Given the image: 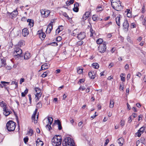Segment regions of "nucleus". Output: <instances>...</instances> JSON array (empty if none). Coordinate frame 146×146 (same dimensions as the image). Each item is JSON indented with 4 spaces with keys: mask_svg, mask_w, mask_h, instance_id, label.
<instances>
[{
    "mask_svg": "<svg viewBox=\"0 0 146 146\" xmlns=\"http://www.w3.org/2000/svg\"><path fill=\"white\" fill-rule=\"evenodd\" d=\"M24 81H25V79L24 78H21L20 80V84H21L23 82H24Z\"/></svg>",
    "mask_w": 146,
    "mask_h": 146,
    "instance_id": "5fc2aeb1",
    "label": "nucleus"
},
{
    "mask_svg": "<svg viewBox=\"0 0 146 146\" xmlns=\"http://www.w3.org/2000/svg\"><path fill=\"white\" fill-rule=\"evenodd\" d=\"M120 18L119 16H117L116 18V23L118 26H119L120 25Z\"/></svg>",
    "mask_w": 146,
    "mask_h": 146,
    "instance_id": "c756f323",
    "label": "nucleus"
},
{
    "mask_svg": "<svg viewBox=\"0 0 146 146\" xmlns=\"http://www.w3.org/2000/svg\"><path fill=\"white\" fill-rule=\"evenodd\" d=\"M40 13L42 17H46L50 15V12L48 10L45 11L44 9H42L40 10Z\"/></svg>",
    "mask_w": 146,
    "mask_h": 146,
    "instance_id": "1a4fd4ad",
    "label": "nucleus"
},
{
    "mask_svg": "<svg viewBox=\"0 0 146 146\" xmlns=\"http://www.w3.org/2000/svg\"><path fill=\"white\" fill-rule=\"evenodd\" d=\"M83 42L82 40H80L77 42V44L79 45H81L83 44Z\"/></svg>",
    "mask_w": 146,
    "mask_h": 146,
    "instance_id": "09e8293b",
    "label": "nucleus"
},
{
    "mask_svg": "<svg viewBox=\"0 0 146 146\" xmlns=\"http://www.w3.org/2000/svg\"><path fill=\"white\" fill-rule=\"evenodd\" d=\"M132 119L131 116H130L128 118V122L129 123H130L132 121Z\"/></svg>",
    "mask_w": 146,
    "mask_h": 146,
    "instance_id": "bf43d9fd",
    "label": "nucleus"
},
{
    "mask_svg": "<svg viewBox=\"0 0 146 146\" xmlns=\"http://www.w3.org/2000/svg\"><path fill=\"white\" fill-rule=\"evenodd\" d=\"M39 36L40 38L42 40H44L46 36V35L44 33L42 32L40 33H39Z\"/></svg>",
    "mask_w": 146,
    "mask_h": 146,
    "instance_id": "412c9836",
    "label": "nucleus"
},
{
    "mask_svg": "<svg viewBox=\"0 0 146 146\" xmlns=\"http://www.w3.org/2000/svg\"><path fill=\"white\" fill-rule=\"evenodd\" d=\"M138 121H139L140 120H141L142 118V115H139L138 116Z\"/></svg>",
    "mask_w": 146,
    "mask_h": 146,
    "instance_id": "0e129e2a",
    "label": "nucleus"
},
{
    "mask_svg": "<svg viewBox=\"0 0 146 146\" xmlns=\"http://www.w3.org/2000/svg\"><path fill=\"white\" fill-rule=\"evenodd\" d=\"M120 125H121V127H122L124 125V122L123 121H121L120 123Z\"/></svg>",
    "mask_w": 146,
    "mask_h": 146,
    "instance_id": "774afa93",
    "label": "nucleus"
},
{
    "mask_svg": "<svg viewBox=\"0 0 146 146\" xmlns=\"http://www.w3.org/2000/svg\"><path fill=\"white\" fill-rule=\"evenodd\" d=\"M33 133V130L32 129H30L29 131H28L27 134L30 136H31Z\"/></svg>",
    "mask_w": 146,
    "mask_h": 146,
    "instance_id": "79ce46f5",
    "label": "nucleus"
},
{
    "mask_svg": "<svg viewBox=\"0 0 146 146\" xmlns=\"http://www.w3.org/2000/svg\"><path fill=\"white\" fill-rule=\"evenodd\" d=\"M18 14V12L17 10L14 11L11 13H9V15L12 19L15 18Z\"/></svg>",
    "mask_w": 146,
    "mask_h": 146,
    "instance_id": "4468645a",
    "label": "nucleus"
},
{
    "mask_svg": "<svg viewBox=\"0 0 146 146\" xmlns=\"http://www.w3.org/2000/svg\"><path fill=\"white\" fill-rule=\"evenodd\" d=\"M135 25L134 23H131L130 25V27L131 28H133L135 27Z\"/></svg>",
    "mask_w": 146,
    "mask_h": 146,
    "instance_id": "6e6d98bb",
    "label": "nucleus"
},
{
    "mask_svg": "<svg viewBox=\"0 0 146 146\" xmlns=\"http://www.w3.org/2000/svg\"><path fill=\"white\" fill-rule=\"evenodd\" d=\"M90 36L91 37L95 36L96 35L95 31L91 27L90 30Z\"/></svg>",
    "mask_w": 146,
    "mask_h": 146,
    "instance_id": "c85d7f7f",
    "label": "nucleus"
},
{
    "mask_svg": "<svg viewBox=\"0 0 146 146\" xmlns=\"http://www.w3.org/2000/svg\"><path fill=\"white\" fill-rule=\"evenodd\" d=\"M121 2L119 0H117V2H113L111 6L113 9L118 11H121L123 7L121 4Z\"/></svg>",
    "mask_w": 146,
    "mask_h": 146,
    "instance_id": "423d86ee",
    "label": "nucleus"
},
{
    "mask_svg": "<svg viewBox=\"0 0 146 146\" xmlns=\"http://www.w3.org/2000/svg\"><path fill=\"white\" fill-rule=\"evenodd\" d=\"M137 116V115L136 113H133L131 116V117H133V118H135Z\"/></svg>",
    "mask_w": 146,
    "mask_h": 146,
    "instance_id": "864d4df0",
    "label": "nucleus"
},
{
    "mask_svg": "<svg viewBox=\"0 0 146 146\" xmlns=\"http://www.w3.org/2000/svg\"><path fill=\"white\" fill-rule=\"evenodd\" d=\"M142 23L143 25L146 26V17H145L142 21Z\"/></svg>",
    "mask_w": 146,
    "mask_h": 146,
    "instance_id": "37998d69",
    "label": "nucleus"
},
{
    "mask_svg": "<svg viewBox=\"0 0 146 146\" xmlns=\"http://www.w3.org/2000/svg\"><path fill=\"white\" fill-rule=\"evenodd\" d=\"M103 10L102 7L101 6H98L96 9L97 11L98 12L102 11Z\"/></svg>",
    "mask_w": 146,
    "mask_h": 146,
    "instance_id": "4c0bfd02",
    "label": "nucleus"
},
{
    "mask_svg": "<svg viewBox=\"0 0 146 146\" xmlns=\"http://www.w3.org/2000/svg\"><path fill=\"white\" fill-rule=\"evenodd\" d=\"M92 19L94 21H96L97 20V16L95 15H93L92 16Z\"/></svg>",
    "mask_w": 146,
    "mask_h": 146,
    "instance_id": "49530a36",
    "label": "nucleus"
},
{
    "mask_svg": "<svg viewBox=\"0 0 146 146\" xmlns=\"http://www.w3.org/2000/svg\"><path fill=\"white\" fill-rule=\"evenodd\" d=\"M88 74L90 78L93 79L94 78L95 76V73L94 71L89 72Z\"/></svg>",
    "mask_w": 146,
    "mask_h": 146,
    "instance_id": "5701e85b",
    "label": "nucleus"
},
{
    "mask_svg": "<svg viewBox=\"0 0 146 146\" xmlns=\"http://www.w3.org/2000/svg\"><path fill=\"white\" fill-rule=\"evenodd\" d=\"M28 92V90L26 89L25 91L24 92H23L21 93L22 96L24 97L25 96L26 94H27Z\"/></svg>",
    "mask_w": 146,
    "mask_h": 146,
    "instance_id": "e433bc0d",
    "label": "nucleus"
},
{
    "mask_svg": "<svg viewBox=\"0 0 146 146\" xmlns=\"http://www.w3.org/2000/svg\"><path fill=\"white\" fill-rule=\"evenodd\" d=\"M25 44V42L24 40H21L19 42V45H20V46H23Z\"/></svg>",
    "mask_w": 146,
    "mask_h": 146,
    "instance_id": "ea45409f",
    "label": "nucleus"
},
{
    "mask_svg": "<svg viewBox=\"0 0 146 146\" xmlns=\"http://www.w3.org/2000/svg\"><path fill=\"white\" fill-rule=\"evenodd\" d=\"M109 142V139H107L106 141V142L105 143V144L104 145L105 146L107 145L108 143Z\"/></svg>",
    "mask_w": 146,
    "mask_h": 146,
    "instance_id": "338daca9",
    "label": "nucleus"
},
{
    "mask_svg": "<svg viewBox=\"0 0 146 146\" xmlns=\"http://www.w3.org/2000/svg\"><path fill=\"white\" fill-rule=\"evenodd\" d=\"M43 145V143L39 139H38L36 141V146H42Z\"/></svg>",
    "mask_w": 146,
    "mask_h": 146,
    "instance_id": "4be33fe9",
    "label": "nucleus"
},
{
    "mask_svg": "<svg viewBox=\"0 0 146 146\" xmlns=\"http://www.w3.org/2000/svg\"><path fill=\"white\" fill-rule=\"evenodd\" d=\"M0 106L3 108V110L4 108H5V109L6 108V104L5 103H4L3 101H2L0 103Z\"/></svg>",
    "mask_w": 146,
    "mask_h": 146,
    "instance_id": "2f4dec72",
    "label": "nucleus"
},
{
    "mask_svg": "<svg viewBox=\"0 0 146 146\" xmlns=\"http://www.w3.org/2000/svg\"><path fill=\"white\" fill-rule=\"evenodd\" d=\"M57 125L58 128H62L61 123L59 119L55 120L52 125V127H54L56 125Z\"/></svg>",
    "mask_w": 146,
    "mask_h": 146,
    "instance_id": "9b49d317",
    "label": "nucleus"
},
{
    "mask_svg": "<svg viewBox=\"0 0 146 146\" xmlns=\"http://www.w3.org/2000/svg\"><path fill=\"white\" fill-rule=\"evenodd\" d=\"M124 75L123 74H121L120 76V77H121V80L124 82L125 81V77L123 76Z\"/></svg>",
    "mask_w": 146,
    "mask_h": 146,
    "instance_id": "58836bf2",
    "label": "nucleus"
},
{
    "mask_svg": "<svg viewBox=\"0 0 146 146\" xmlns=\"http://www.w3.org/2000/svg\"><path fill=\"white\" fill-rule=\"evenodd\" d=\"M145 130L144 128H140L137 132L135 134V136H137L138 137L141 136V134H142Z\"/></svg>",
    "mask_w": 146,
    "mask_h": 146,
    "instance_id": "2eb2a0df",
    "label": "nucleus"
},
{
    "mask_svg": "<svg viewBox=\"0 0 146 146\" xmlns=\"http://www.w3.org/2000/svg\"><path fill=\"white\" fill-rule=\"evenodd\" d=\"M145 139L144 137H142L140 139L141 142L143 144H145Z\"/></svg>",
    "mask_w": 146,
    "mask_h": 146,
    "instance_id": "a19ab883",
    "label": "nucleus"
},
{
    "mask_svg": "<svg viewBox=\"0 0 146 146\" xmlns=\"http://www.w3.org/2000/svg\"><path fill=\"white\" fill-rule=\"evenodd\" d=\"M103 39L102 38H99L96 41L97 43L98 44H101L102 42H103Z\"/></svg>",
    "mask_w": 146,
    "mask_h": 146,
    "instance_id": "f704fd0d",
    "label": "nucleus"
},
{
    "mask_svg": "<svg viewBox=\"0 0 146 146\" xmlns=\"http://www.w3.org/2000/svg\"><path fill=\"white\" fill-rule=\"evenodd\" d=\"M19 59L22 60L23 59L25 60H28L31 57V54L28 52H27L23 55L22 54V50L19 48Z\"/></svg>",
    "mask_w": 146,
    "mask_h": 146,
    "instance_id": "20e7f679",
    "label": "nucleus"
},
{
    "mask_svg": "<svg viewBox=\"0 0 146 146\" xmlns=\"http://www.w3.org/2000/svg\"><path fill=\"white\" fill-rule=\"evenodd\" d=\"M141 12L142 13H144L145 12V6L144 5H143V7L141 9Z\"/></svg>",
    "mask_w": 146,
    "mask_h": 146,
    "instance_id": "8fccbe9b",
    "label": "nucleus"
},
{
    "mask_svg": "<svg viewBox=\"0 0 146 146\" xmlns=\"http://www.w3.org/2000/svg\"><path fill=\"white\" fill-rule=\"evenodd\" d=\"M117 142L118 143L120 146H121L124 142V140L122 138L119 139L117 140Z\"/></svg>",
    "mask_w": 146,
    "mask_h": 146,
    "instance_id": "393cba45",
    "label": "nucleus"
},
{
    "mask_svg": "<svg viewBox=\"0 0 146 146\" xmlns=\"http://www.w3.org/2000/svg\"><path fill=\"white\" fill-rule=\"evenodd\" d=\"M52 23L51 22L47 26L46 29V33L49 34L51 32L52 29Z\"/></svg>",
    "mask_w": 146,
    "mask_h": 146,
    "instance_id": "f8f14e48",
    "label": "nucleus"
},
{
    "mask_svg": "<svg viewBox=\"0 0 146 146\" xmlns=\"http://www.w3.org/2000/svg\"><path fill=\"white\" fill-rule=\"evenodd\" d=\"M1 84H3V85L4 86L5 85L4 84H9V82H6L3 81H1Z\"/></svg>",
    "mask_w": 146,
    "mask_h": 146,
    "instance_id": "052dcab7",
    "label": "nucleus"
},
{
    "mask_svg": "<svg viewBox=\"0 0 146 146\" xmlns=\"http://www.w3.org/2000/svg\"><path fill=\"white\" fill-rule=\"evenodd\" d=\"M79 4L77 3H76L74 4V7L73 9V10L75 12H77L78 11L79 9L78 7Z\"/></svg>",
    "mask_w": 146,
    "mask_h": 146,
    "instance_id": "aec40b11",
    "label": "nucleus"
},
{
    "mask_svg": "<svg viewBox=\"0 0 146 146\" xmlns=\"http://www.w3.org/2000/svg\"><path fill=\"white\" fill-rule=\"evenodd\" d=\"M63 29V28L62 26H59L56 30V33H57L58 34L59 33L60 31L62 30Z\"/></svg>",
    "mask_w": 146,
    "mask_h": 146,
    "instance_id": "cd10ccee",
    "label": "nucleus"
},
{
    "mask_svg": "<svg viewBox=\"0 0 146 146\" xmlns=\"http://www.w3.org/2000/svg\"><path fill=\"white\" fill-rule=\"evenodd\" d=\"M87 16L85 14L83 16V19L84 20H86L87 18H88V17H86Z\"/></svg>",
    "mask_w": 146,
    "mask_h": 146,
    "instance_id": "e2e57ef3",
    "label": "nucleus"
},
{
    "mask_svg": "<svg viewBox=\"0 0 146 146\" xmlns=\"http://www.w3.org/2000/svg\"><path fill=\"white\" fill-rule=\"evenodd\" d=\"M49 44L51 46H57L58 45L57 43L56 42H51L50 44Z\"/></svg>",
    "mask_w": 146,
    "mask_h": 146,
    "instance_id": "a18cd8bd",
    "label": "nucleus"
},
{
    "mask_svg": "<svg viewBox=\"0 0 146 146\" xmlns=\"http://www.w3.org/2000/svg\"><path fill=\"white\" fill-rule=\"evenodd\" d=\"M86 36V34L84 32L80 33L77 36L78 38L80 40H82L84 39Z\"/></svg>",
    "mask_w": 146,
    "mask_h": 146,
    "instance_id": "ddd939ff",
    "label": "nucleus"
},
{
    "mask_svg": "<svg viewBox=\"0 0 146 146\" xmlns=\"http://www.w3.org/2000/svg\"><path fill=\"white\" fill-rule=\"evenodd\" d=\"M123 86L120 85L119 87V90H123Z\"/></svg>",
    "mask_w": 146,
    "mask_h": 146,
    "instance_id": "69168bd1",
    "label": "nucleus"
},
{
    "mask_svg": "<svg viewBox=\"0 0 146 146\" xmlns=\"http://www.w3.org/2000/svg\"><path fill=\"white\" fill-rule=\"evenodd\" d=\"M86 89L85 87L84 86H81L79 88V89L80 90H81L82 91Z\"/></svg>",
    "mask_w": 146,
    "mask_h": 146,
    "instance_id": "603ef678",
    "label": "nucleus"
},
{
    "mask_svg": "<svg viewBox=\"0 0 146 146\" xmlns=\"http://www.w3.org/2000/svg\"><path fill=\"white\" fill-rule=\"evenodd\" d=\"M79 32V30L77 29L74 30L72 32V35L73 36H75L76 35H78V34Z\"/></svg>",
    "mask_w": 146,
    "mask_h": 146,
    "instance_id": "a878e982",
    "label": "nucleus"
},
{
    "mask_svg": "<svg viewBox=\"0 0 146 146\" xmlns=\"http://www.w3.org/2000/svg\"><path fill=\"white\" fill-rule=\"evenodd\" d=\"M123 27L124 28L126 29L127 30H128V29L129 27V24L128 23L127 20H125L123 24Z\"/></svg>",
    "mask_w": 146,
    "mask_h": 146,
    "instance_id": "f3484780",
    "label": "nucleus"
},
{
    "mask_svg": "<svg viewBox=\"0 0 146 146\" xmlns=\"http://www.w3.org/2000/svg\"><path fill=\"white\" fill-rule=\"evenodd\" d=\"M16 127V123L12 121H9L6 124L7 128H15Z\"/></svg>",
    "mask_w": 146,
    "mask_h": 146,
    "instance_id": "9d476101",
    "label": "nucleus"
},
{
    "mask_svg": "<svg viewBox=\"0 0 146 146\" xmlns=\"http://www.w3.org/2000/svg\"><path fill=\"white\" fill-rule=\"evenodd\" d=\"M125 12L127 13V16L128 17H131V12L129 9H127L125 11Z\"/></svg>",
    "mask_w": 146,
    "mask_h": 146,
    "instance_id": "b1692460",
    "label": "nucleus"
},
{
    "mask_svg": "<svg viewBox=\"0 0 146 146\" xmlns=\"http://www.w3.org/2000/svg\"><path fill=\"white\" fill-rule=\"evenodd\" d=\"M136 76L139 77H140L141 76V74L139 72H138L137 73Z\"/></svg>",
    "mask_w": 146,
    "mask_h": 146,
    "instance_id": "680f3d73",
    "label": "nucleus"
},
{
    "mask_svg": "<svg viewBox=\"0 0 146 146\" xmlns=\"http://www.w3.org/2000/svg\"><path fill=\"white\" fill-rule=\"evenodd\" d=\"M23 140H24V143L25 144H26L28 142V140H29L28 137L27 136L24 137L23 139Z\"/></svg>",
    "mask_w": 146,
    "mask_h": 146,
    "instance_id": "c03bdc74",
    "label": "nucleus"
},
{
    "mask_svg": "<svg viewBox=\"0 0 146 146\" xmlns=\"http://www.w3.org/2000/svg\"><path fill=\"white\" fill-rule=\"evenodd\" d=\"M74 141L70 137H66L63 142V146H74Z\"/></svg>",
    "mask_w": 146,
    "mask_h": 146,
    "instance_id": "7ed1b4c3",
    "label": "nucleus"
},
{
    "mask_svg": "<svg viewBox=\"0 0 146 146\" xmlns=\"http://www.w3.org/2000/svg\"><path fill=\"white\" fill-rule=\"evenodd\" d=\"M42 106V104L40 102H38L36 105V108L32 116V119L33 120H34V123H37L38 119V113L36 115V112L37 111L38 109L41 108Z\"/></svg>",
    "mask_w": 146,
    "mask_h": 146,
    "instance_id": "f257e3e1",
    "label": "nucleus"
},
{
    "mask_svg": "<svg viewBox=\"0 0 146 146\" xmlns=\"http://www.w3.org/2000/svg\"><path fill=\"white\" fill-rule=\"evenodd\" d=\"M62 141L61 136L56 135L52 140V144L53 146H60L61 144Z\"/></svg>",
    "mask_w": 146,
    "mask_h": 146,
    "instance_id": "f03ea898",
    "label": "nucleus"
},
{
    "mask_svg": "<svg viewBox=\"0 0 146 146\" xmlns=\"http://www.w3.org/2000/svg\"><path fill=\"white\" fill-rule=\"evenodd\" d=\"M53 120L52 117H48L43 120V122L46 128H51V125L52 123Z\"/></svg>",
    "mask_w": 146,
    "mask_h": 146,
    "instance_id": "39448f33",
    "label": "nucleus"
},
{
    "mask_svg": "<svg viewBox=\"0 0 146 146\" xmlns=\"http://www.w3.org/2000/svg\"><path fill=\"white\" fill-rule=\"evenodd\" d=\"M35 92L34 93V94L35 95V101L37 102L39 100L42 95L41 90L39 88H35Z\"/></svg>",
    "mask_w": 146,
    "mask_h": 146,
    "instance_id": "0eeeda50",
    "label": "nucleus"
},
{
    "mask_svg": "<svg viewBox=\"0 0 146 146\" xmlns=\"http://www.w3.org/2000/svg\"><path fill=\"white\" fill-rule=\"evenodd\" d=\"M106 42H104L103 43L100 44L98 47V50L101 53H104L106 49Z\"/></svg>",
    "mask_w": 146,
    "mask_h": 146,
    "instance_id": "6e6552de",
    "label": "nucleus"
},
{
    "mask_svg": "<svg viewBox=\"0 0 146 146\" xmlns=\"http://www.w3.org/2000/svg\"><path fill=\"white\" fill-rule=\"evenodd\" d=\"M62 38L60 36H59L56 38V40L57 42H60Z\"/></svg>",
    "mask_w": 146,
    "mask_h": 146,
    "instance_id": "3c124183",
    "label": "nucleus"
},
{
    "mask_svg": "<svg viewBox=\"0 0 146 146\" xmlns=\"http://www.w3.org/2000/svg\"><path fill=\"white\" fill-rule=\"evenodd\" d=\"M62 15L64 16L67 18L68 19H69V16L66 12H63L62 13Z\"/></svg>",
    "mask_w": 146,
    "mask_h": 146,
    "instance_id": "de8ad7c7",
    "label": "nucleus"
},
{
    "mask_svg": "<svg viewBox=\"0 0 146 146\" xmlns=\"http://www.w3.org/2000/svg\"><path fill=\"white\" fill-rule=\"evenodd\" d=\"M77 73L79 74H81L82 73L83 69L80 68L79 67H78L77 68Z\"/></svg>",
    "mask_w": 146,
    "mask_h": 146,
    "instance_id": "72a5a7b5",
    "label": "nucleus"
},
{
    "mask_svg": "<svg viewBox=\"0 0 146 146\" xmlns=\"http://www.w3.org/2000/svg\"><path fill=\"white\" fill-rule=\"evenodd\" d=\"M3 113L5 116L8 115L11 113V111H9V110L8 109H7L6 108L5 109L4 108L3 110Z\"/></svg>",
    "mask_w": 146,
    "mask_h": 146,
    "instance_id": "6ab92c4d",
    "label": "nucleus"
},
{
    "mask_svg": "<svg viewBox=\"0 0 146 146\" xmlns=\"http://www.w3.org/2000/svg\"><path fill=\"white\" fill-rule=\"evenodd\" d=\"M90 14V12L89 11L86 12L85 14L86 15V17H88L89 16V15Z\"/></svg>",
    "mask_w": 146,
    "mask_h": 146,
    "instance_id": "4d7b16f0",
    "label": "nucleus"
},
{
    "mask_svg": "<svg viewBox=\"0 0 146 146\" xmlns=\"http://www.w3.org/2000/svg\"><path fill=\"white\" fill-rule=\"evenodd\" d=\"M29 34V31L27 29L25 28L23 29L22 34L23 36L25 37L28 35Z\"/></svg>",
    "mask_w": 146,
    "mask_h": 146,
    "instance_id": "dca6fc26",
    "label": "nucleus"
},
{
    "mask_svg": "<svg viewBox=\"0 0 146 146\" xmlns=\"http://www.w3.org/2000/svg\"><path fill=\"white\" fill-rule=\"evenodd\" d=\"M27 22H29V25L31 27L33 26L34 23L33 20L28 19L27 20Z\"/></svg>",
    "mask_w": 146,
    "mask_h": 146,
    "instance_id": "bb28decb",
    "label": "nucleus"
},
{
    "mask_svg": "<svg viewBox=\"0 0 146 146\" xmlns=\"http://www.w3.org/2000/svg\"><path fill=\"white\" fill-rule=\"evenodd\" d=\"M1 62L2 64L4 65L5 64V59H1Z\"/></svg>",
    "mask_w": 146,
    "mask_h": 146,
    "instance_id": "13d9d810",
    "label": "nucleus"
},
{
    "mask_svg": "<svg viewBox=\"0 0 146 146\" xmlns=\"http://www.w3.org/2000/svg\"><path fill=\"white\" fill-rule=\"evenodd\" d=\"M92 65L94 68L96 69H98L99 67V64L97 63H93Z\"/></svg>",
    "mask_w": 146,
    "mask_h": 146,
    "instance_id": "7c9ffc66",
    "label": "nucleus"
},
{
    "mask_svg": "<svg viewBox=\"0 0 146 146\" xmlns=\"http://www.w3.org/2000/svg\"><path fill=\"white\" fill-rule=\"evenodd\" d=\"M49 66L50 65L48 64H44L42 65L40 70L47 69L48 68Z\"/></svg>",
    "mask_w": 146,
    "mask_h": 146,
    "instance_id": "a211bd4d",
    "label": "nucleus"
},
{
    "mask_svg": "<svg viewBox=\"0 0 146 146\" xmlns=\"http://www.w3.org/2000/svg\"><path fill=\"white\" fill-rule=\"evenodd\" d=\"M114 102L113 99H111L110 101V107L111 108H112L114 106Z\"/></svg>",
    "mask_w": 146,
    "mask_h": 146,
    "instance_id": "473e14b6",
    "label": "nucleus"
},
{
    "mask_svg": "<svg viewBox=\"0 0 146 146\" xmlns=\"http://www.w3.org/2000/svg\"><path fill=\"white\" fill-rule=\"evenodd\" d=\"M49 73V72L48 71H47L45 72H44L41 75V76L42 77L44 78L47 76V74Z\"/></svg>",
    "mask_w": 146,
    "mask_h": 146,
    "instance_id": "c9c22d12",
    "label": "nucleus"
}]
</instances>
